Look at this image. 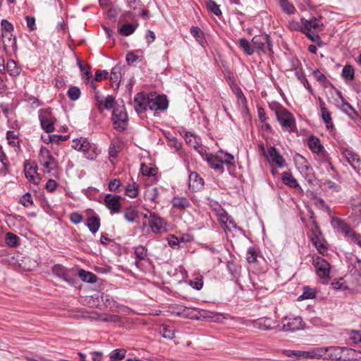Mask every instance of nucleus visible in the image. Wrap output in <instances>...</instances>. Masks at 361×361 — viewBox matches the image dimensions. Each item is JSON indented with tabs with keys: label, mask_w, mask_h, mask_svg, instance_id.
<instances>
[{
	"label": "nucleus",
	"mask_w": 361,
	"mask_h": 361,
	"mask_svg": "<svg viewBox=\"0 0 361 361\" xmlns=\"http://www.w3.org/2000/svg\"><path fill=\"white\" fill-rule=\"evenodd\" d=\"M341 351V348L339 347L331 346L329 348H319L310 351L286 350V355L295 360H307L326 358V354L328 353L329 357L335 360H340L341 359L340 355Z\"/></svg>",
	"instance_id": "f257e3e1"
},
{
	"label": "nucleus",
	"mask_w": 361,
	"mask_h": 361,
	"mask_svg": "<svg viewBox=\"0 0 361 361\" xmlns=\"http://www.w3.org/2000/svg\"><path fill=\"white\" fill-rule=\"evenodd\" d=\"M277 121L283 130L293 133L296 130V122L291 113L282 106L277 107L275 111Z\"/></svg>",
	"instance_id": "f03ea898"
},
{
	"label": "nucleus",
	"mask_w": 361,
	"mask_h": 361,
	"mask_svg": "<svg viewBox=\"0 0 361 361\" xmlns=\"http://www.w3.org/2000/svg\"><path fill=\"white\" fill-rule=\"evenodd\" d=\"M111 119L116 130L119 132L126 130L128 124V116L123 104H118L114 108Z\"/></svg>",
	"instance_id": "7ed1b4c3"
},
{
	"label": "nucleus",
	"mask_w": 361,
	"mask_h": 361,
	"mask_svg": "<svg viewBox=\"0 0 361 361\" xmlns=\"http://www.w3.org/2000/svg\"><path fill=\"white\" fill-rule=\"evenodd\" d=\"M38 159L40 165L44 169V172L50 173L58 168L57 161L45 147L42 146L40 148Z\"/></svg>",
	"instance_id": "20e7f679"
},
{
	"label": "nucleus",
	"mask_w": 361,
	"mask_h": 361,
	"mask_svg": "<svg viewBox=\"0 0 361 361\" xmlns=\"http://www.w3.org/2000/svg\"><path fill=\"white\" fill-rule=\"evenodd\" d=\"M310 218L312 219L313 224L315 227V231H312L311 234V241L312 244L315 246L318 252L322 255L327 252V247L326 245V242L323 239L322 235V232L319 229V227L314 219V214L313 212H311Z\"/></svg>",
	"instance_id": "39448f33"
},
{
	"label": "nucleus",
	"mask_w": 361,
	"mask_h": 361,
	"mask_svg": "<svg viewBox=\"0 0 361 361\" xmlns=\"http://www.w3.org/2000/svg\"><path fill=\"white\" fill-rule=\"evenodd\" d=\"M252 42L254 45V48L258 51H261L264 54L269 53V54H272L274 53L271 48L270 37L266 34L255 36L252 39Z\"/></svg>",
	"instance_id": "423d86ee"
},
{
	"label": "nucleus",
	"mask_w": 361,
	"mask_h": 361,
	"mask_svg": "<svg viewBox=\"0 0 361 361\" xmlns=\"http://www.w3.org/2000/svg\"><path fill=\"white\" fill-rule=\"evenodd\" d=\"M144 218L148 219L147 224L153 233H159L166 231V221L155 213L148 212L144 214Z\"/></svg>",
	"instance_id": "0eeeda50"
},
{
	"label": "nucleus",
	"mask_w": 361,
	"mask_h": 361,
	"mask_svg": "<svg viewBox=\"0 0 361 361\" xmlns=\"http://www.w3.org/2000/svg\"><path fill=\"white\" fill-rule=\"evenodd\" d=\"M39 118L41 127L46 133H49L54 130L55 119L52 117L49 110H41Z\"/></svg>",
	"instance_id": "6e6552de"
},
{
	"label": "nucleus",
	"mask_w": 361,
	"mask_h": 361,
	"mask_svg": "<svg viewBox=\"0 0 361 361\" xmlns=\"http://www.w3.org/2000/svg\"><path fill=\"white\" fill-rule=\"evenodd\" d=\"M283 329L286 331H295L303 327V322L300 317H286L283 319Z\"/></svg>",
	"instance_id": "1a4fd4ad"
},
{
	"label": "nucleus",
	"mask_w": 361,
	"mask_h": 361,
	"mask_svg": "<svg viewBox=\"0 0 361 361\" xmlns=\"http://www.w3.org/2000/svg\"><path fill=\"white\" fill-rule=\"evenodd\" d=\"M169 102L165 95H151L149 102V108L152 111L165 110L167 109Z\"/></svg>",
	"instance_id": "9d476101"
},
{
	"label": "nucleus",
	"mask_w": 361,
	"mask_h": 361,
	"mask_svg": "<svg viewBox=\"0 0 361 361\" xmlns=\"http://www.w3.org/2000/svg\"><path fill=\"white\" fill-rule=\"evenodd\" d=\"M264 155L270 164H275L279 168L285 166V159L280 154L275 147H269Z\"/></svg>",
	"instance_id": "9b49d317"
},
{
	"label": "nucleus",
	"mask_w": 361,
	"mask_h": 361,
	"mask_svg": "<svg viewBox=\"0 0 361 361\" xmlns=\"http://www.w3.org/2000/svg\"><path fill=\"white\" fill-rule=\"evenodd\" d=\"M120 200V195L111 194L106 195L104 197L105 206L110 210L111 214H117L121 212V204Z\"/></svg>",
	"instance_id": "f8f14e48"
},
{
	"label": "nucleus",
	"mask_w": 361,
	"mask_h": 361,
	"mask_svg": "<svg viewBox=\"0 0 361 361\" xmlns=\"http://www.w3.org/2000/svg\"><path fill=\"white\" fill-rule=\"evenodd\" d=\"M276 324V320L264 317H261L255 320L249 322V325L254 328H257L259 330L267 331L271 330L274 328V325Z\"/></svg>",
	"instance_id": "ddd939ff"
},
{
	"label": "nucleus",
	"mask_w": 361,
	"mask_h": 361,
	"mask_svg": "<svg viewBox=\"0 0 361 361\" xmlns=\"http://www.w3.org/2000/svg\"><path fill=\"white\" fill-rule=\"evenodd\" d=\"M94 97L100 112H102L104 109L110 110L114 107L115 99L112 96L109 95L104 99L99 95V92H96Z\"/></svg>",
	"instance_id": "4468645a"
},
{
	"label": "nucleus",
	"mask_w": 361,
	"mask_h": 361,
	"mask_svg": "<svg viewBox=\"0 0 361 361\" xmlns=\"http://www.w3.org/2000/svg\"><path fill=\"white\" fill-rule=\"evenodd\" d=\"M1 40L6 52L17 50L16 38L13 32L1 34Z\"/></svg>",
	"instance_id": "2eb2a0df"
},
{
	"label": "nucleus",
	"mask_w": 361,
	"mask_h": 361,
	"mask_svg": "<svg viewBox=\"0 0 361 361\" xmlns=\"http://www.w3.org/2000/svg\"><path fill=\"white\" fill-rule=\"evenodd\" d=\"M149 97L143 93H138L134 97L135 110L137 114L144 112L149 106Z\"/></svg>",
	"instance_id": "dca6fc26"
},
{
	"label": "nucleus",
	"mask_w": 361,
	"mask_h": 361,
	"mask_svg": "<svg viewBox=\"0 0 361 361\" xmlns=\"http://www.w3.org/2000/svg\"><path fill=\"white\" fill-rule=\"evenodd\" d=\"M338 96L341 99L340 103L338 104L340 109L346 114L351 118H355L357 116V112L355 109L344 99L341 92H338Z\"/></svg>",
	"instance_id": "f3484780"
},
{
	"label": "nucleus",
	"mask_w": 361,
	"mask_h": 361,
	"mask_svg": "<svg viewBox=\"0 0 361 361\" xmlns=\"http://www.w3.org/2000/svg\"><path fill=\"white\" fill-rule=\"evenodd\" d=\"M331 225L335 229L342 233L345 237L348 236V234L352 229L349 224L337 217L333 218Z\"/></svg>",
	"instance_id": "a211bd4d"
},
{
	"label": "nucleus",
	"mask_w": 361,
	"mask_h": 361,
	"mask_svg": "<svg viewBox=\"0 0 361 361\" xmlns=\"http://www.w3.org/2000/svg\"><path fill=\"white\" fill-rule=\"evenodd\" d=\"M343 155L347 160V161L354 168H356V164L357 166H360L361 163V160L358 154L350 149H345L342 152Z\"/></svg>",
	"instance_id": "6ab92c4d"
},
{
	"label": "nucleus",
	"mask_w": 361,
	"mask_h": 361,
	"mask_svg": "<svg viewBox=\"0 0 361 361\" xmlns=\"http://www.w3.org/2000/svg\"><path fill=\"white\" fill-rule=\"evenodd\" d=\"M301 21L304 25V30H311L312 29L318 30L323 26L321 18H313L310 20L302 18Z\"/></svg>",
	"instance_id": "aec40b11"
},
{
	"label": "nucleus",
	"mask_w": 361,
	"mask_h": 361,
	"mask_svg": "<svg viewBox=\"0 0 361 361\" xmlns=\"http://www.w3.org/2000/svg\"><path fill=\"white\" fill-rule=\"evenodd\" d=\"M77 64L80 70L82 72L81 76L82 79L85 82H90V79H91L92 76L90 66L79 59H77Z\"/></svg>",
	"instance_id": "412c9836"
},
{
	"label": "nucleus",
	"mask_w": 361,
	"mask_h": 361,
	"mask_svg": "<svg viewBox=\"0 0 361 361\" xmlns=\"http://www.w3.org/2000/svg\"><path fill=\"white\" fill-rule=\"evenodd\" d=\"M308 146L311 151L316 154H320L324 152V147L321 144L318 137L311 135L308 139Z\"/></svg>",
	"instance_id": "4be33fe9"
},
{
	"label": "nucleus",
	"mask_w": 361,
	"mask_h": 361,
	"mask_svg": "<svg viewBox=\"0 0 361 361\" xmlns=\"http://www.w3.org/2000/svg\"><path fill=\"white\" fill-rule=\"evenodd\" d=\"M6 71L11 76L17 77L20 74L22 68L14 60L9 59L6 63Z\"/></svg>",
	"instance_id": "5701e85b"
},
{
	"label": "nucleus",
	"mask_w": 361,
	"mask_h": 361,
	"mask_svg": "<svg viewBox=\"0 0 361 361\" xmlns=\"http://www.w3.org/2000/svg\"><path fill=\"white\" fill-rule=\"evenodd\" d=\"M204 185L202 178L197 172H191L189 176V186L192 189H200Z\"/></svg>",
	"instance_id": "b1692460"
},
{
	"label": "nucleus",
	"mask_w": 361,
	"mask_h": 361,
	"mask_svg": "<svg viewBox=\"0 0 361 361\" xmlns=\"http://www.w3.org/2000/svg\"><path fill=\"white\" fill-rule=\"evenodd\" d=\"M312 264L314 266L316 271H330L331 269L330 264L319 256L312 258Z\"/></svg>",
	"instance_id": "393cba45"
},
{
	"label": "nucleus",
	"mask_w": 361,
	"mask_h": 361,
	"mask_svg": "<svg viewBox=\"0 0 361 361\" xmlns=\"http://www.w3.org/2000/svg\"><path fill=\"white\" fill-rule=\"evenodd\" d=\"M25 177L31 182H32L34 184H38L40 178L39 177L37 173V166H30L27 167V165H25Z\"/></svg>",
	"instance_id": "a878e982"
},
{
	"label": "nucleus",
	"mask_w": 361,
	"mask_h": 361,
	"mask_svg": "<svg viewBox=\"0 0 361 361\" xmlns=\"http://www.w3.org/2000/svg\"><path fill=\"white\" fill-rule=\"evenodd\" d=\"M187 283L192 288L200 290L203 286V276L199 272L194 273L192 278L187 281Z\"/></svg>",
	"instance_id": "bb28decb"
},
{
	"label": "nucleus",
	"mask_w": 361,
	"mask_h": 361,
	"mask_svg": "<svg viewBox=\"0 0 361 361\" xmlns=\"http://www.w3.org/2000/svg\"><path fill=\"white\" fill-rule=\"evenodd\" d=\"M87 226L90 231L92 233H95L99 228L100 226V219L97 215L90 216L87 219Z\"/></svg>",
	"instance_id": "cd10ccee"
},
{
	"label": "nucleus",
	"mask_w": 361,
	"mask_h": 361,
	"mask_svg": "<svg viewBox=\"0 0 361 361\" xmlns=\"http://www.w3.org/2000/svg\"><path fill=\"white\" fill-rule=\"evenodd\" d=\"M171 203L173 207L179 209H185L190 205L188 200L185 197H174L171 200Z\"/></svg>",
	"instance_id": "c85d7f7f"
},
{
	"label": "nucleus",
	"mask_w": 361,
	"mask_h": 361,
	"mask_svg": "<svg viewBox=\"0 0 361 361\" xmlns=\"http://www.w3.org/2000/svg\"><path fill=\"white\" fill-rule=\"evenodd\" d=\"M281 179L283 183L289 186L290 188H296L299 186L297 180L289 172H283L282 173Z\"/></svg>",
	"instance_id": "c756f323"
},
{
	"label": "nucleus",
	"mask_w": 361,
	"mask_h": 361,
	"mask_svg": "<svg viewBox=\"0 0 361 361\" xmlns=\"http://www.w3.org/2000/svg\"><path fill=\"white\" fill-rule=\"evenodd\" d=\"M207 161L212 168L216 170H221V171H224V161L222 158H220L218 156L210 155L207 157Z\"/></svg>",
	"instance_id": "7c9ffc66"
},
{
	"label": "nucleus",
	"mask_w": 361,
	"mask_h": 361,
	"mask_svg": "<svg viewBox=\"0 0 361 361\" xmlns=\"http://www.w3.org/2000/svg\"><path fill=\"white\" fill-rule=\"evenodd\" d=\"M90 145L86 138L80 137L73 140V147L77 150L87 152L89 150Z\"/></svg>",
	"instance_id": "2f4dec72"
},
{
	"label": "nucleus",
	"mask_w": 361,
	"mask_h": 361,
	"mask_svg": "<svg viewBox=\"0 0 361 361\" xmlns=\"http://www.w3.org/2000/svg\"><path fill=\"white\" fill-rule=\"evenodd\" d=\"M126 354V350L124 348H119L114 350L110 354H109V359L110 361H120L123 360Z\"/></svg>",
	"instance_id": "473e14b6"
},
{
	"label": "nucleus",
	"mask_w": 361,
	"mask_h": 361,
	"mask_svg": "<svg viewBox=\"0 0 361 361\" xmlns=\"http://www.w3.org/2000/svg\"><path fill=\"white\" fill-rule=\"evenodd\" d=\"M239 45L240 48L244 51V52L248 55L250 56L253 54L255 51V48L252 47L249 42L248 40H247L245 38H241L239 39Z\"/></svg>",
	"instance_id": "72a5a7b5"
},
{
	"label": "nucleus",
	"mask_w": 361,
	"mask_h": 361,
	"mask_svg": "<svg viewBox=\"0 0 361 361\" xmlns=\"http://www.w3.org/2000/svg\"><path fill=\"white\" fill-rule=\"evenodd\" d=\"M159 332L163 338L168 339H173L175 338V331L169 326L163 325Z\"/></svg>",
	"instance_id": "f704fd0d"
},
{
	"label": "nucleus",
	"mask_w": 361,
	"mask_h": 361,
	"mask_svg": "<svg viewBox=\"0 0 361 361\" xmlns=\"http://www.w3.org/2000/svg\"><path fill=\"white\" fill-rule=\"evenodd\" d=\"M185 140L187 144L196 149L201 146V145L197 141V137L190 133H185Z\"/></svg>",
	"instance_id": "c9c22d12"
},
{
	"label": "nucleus",
	"mask_w": 361,
	"mask_h": 361,
	"mask_svg": "<svg viewBox=\"0 0 361 361\" xmlns=\"http://www.w3.org/2000/svg\"><path fill=\"white\" fill-rule=\"evenodd\" d=\"M78 274L82 281L89 283H95L97 280V277L92 272H78Z\"/></svg>",
	"instance_id": "e433bc0d"
},
{
	"label": "nucleus",
	"mask_w": 361,
	"mask_h": 361,
	"mask_svg": "<svg viewBox=\"0 0 361 361\" xmlns=\"http://www.w3.org/2000/svg\"><path fill=\"white\" fill-rule=\"evenodd\" d=\"M19 238L14 233L8 232L6 235V243L12 247H15L18 245Z\"/></svg>",
	"instance_id": "4c0bfd02"
},
{
	"label": "nucleus",
	"mask_w": 361,
	"mask_h": 361,
	"mask_svg": "<svg viewBox=\"0 0 361 361\" xmlns=\"http://www.w3.org/2000/svg\"><path fill=\"white\" fill-rule=\"evenodd\" d=\"M67 94L71 101H76L80 98L81 92L77 86H71L68 90Z\"/></svg>",
	"instance_id": "58836bf2"
},
{
	"label": "nucleus",
	"mask_w": 361,
	"mask_h": 361,
	"mask_svg": "<svg viewBox=\"0 0 361 361\" xmlns=\"http://www.w3.org/2000/svg\"><path fill=\"white\" fill-rule=\"evenodd\" d=\"M137 216V212L133 207H128L124 212V218L128 222L133 223Z\"/></svg>",
	"instance_id": "ea45409f"
},
{
	"label": "nucleus",
	"mask_w": 361,
	"mask_h": 361,
	"mask_svg": "<svg viewBox=\"0 0 361 361\" xmlns=\"http://www.w3.org/2000/svg\"><path fill=\"white\" fill-rule=\"evenodd\" d=\"M125 193L130 197H135L138 194V185L135 182L128 185Z\"/></svg>",
	"instance_id": "a19ab883"
},
{
	"label": "nucleus",
	"mask_w": 361,
	"mask_h": 361,
	"mask_svg": "<svg viewBox=\"0 0 361 361\" xmlns=\"http://www.w3.org/2000/svg\"><path fill=\"white\" fill-rule=\"evenodd\" d=\"M354 69L353 66L346 65L342 70V77L347 80H352L354 79Z\"/></svg>",
	"instance_id": "79ce46f5"
},
{
	"label": "nucleus",
	"mask_w": 361,
	"mask_h": 361,
	"mask_svg": "<svg viewBox=\"0 0 361 361\" xmlns=\"http://www.w3.org/2000/svg\"><path fill=\"white\" fill-rule=\"evenodd\" d=\"M319 105L321 108V113H322V118L325 123L326 121H329V120L332 119L331 116V114L327 109V108L325 106L324 102L319 98Z\"/></svg>",
	"instance_id": "37998d69"
},
{
	"label": "nucleus",
	"mask_w": 361,
	"mask_h": 361,
	"mask_svg": "<svg viewBox=\"0 0 361 361\" xmlns=\"http://www.w3.org/2000/svg\"><path fill=\"white\" fill-rule=\"evenodd\" d=\"M100 298L106 307L112 308L116 307V301L109 295L102 293Z\"/></svg>",
	"instance_id": "c03bdc74"
},
{
	"label": "nucleus",
	"mask_w": 361,
	"mask_h": 361,
	"mask_svg": "<svg viewBox=\"0 0 361 361\" xmlns=\"http://www.w3.org/2000/svg\"><path fill=\"white\" fill-rule=\"evenodd\" d=\"M207 8L216 16H219L221 15V11L219 8V6L213 0H208L207 1Z\"/></svg>",
	"instance_id": "a18cd8bd"
},
{
	"label": "nucleus",
	"mask_w": 361,
	"mask_h": 361,
	"mask_svg": "<svg viewBox=\"0 0 361 361\" xmlns=\"http://www.w3.org/2000/svg\"><path fill=\"white\" fill-rule=\"evenodd\" d=\"M135 30V27L132 24H124L123 25L120 29V33L123 36H129L133 34Z\"/></svg>",
	"instance_id": "49530a36"
},
{
	"label": "nucleus",
	"mask_w": 361,
	"mask_h": 361,
	"mask_svg": "<svg viewBox=\"0 0 361 361\" xmlns=\"http://www.w3.org/2000/svg\"><path fill=\"white\" fill-rule=\"evenodd\" d=\"M316 296V291L314 289L309 287L305 286L303 288V293L300 296L302 299H312Z\"/></svg>",
	"instance_id": "de8ad7c7"
},
{
	"label": "nucleus",
	"mask_w": 361,
	"mask_h": 361,
	"mask_svg": "<svg viewBox=\"0 0 361 361\" xmlns=\"http://www.w3.org/2000/svg\"><path fill=\"white\" fill-rule=\"evenodd\" d=\"M135 255L138 259H145L147 256V249L142 245L135 247Z\"/></svg>",
	"instance_id": "09e8293b"
},
{
	"label": "nucleus",
	"mask_w": 361,
	"mask_h": 361,
	"mask_svg": "<svg viewBox=\"0 0 361 361\" xmlns=\"http://www.w3.org/2000/svg\"><path fill=\"white\" fill-rule=\"evenodd\" d=\"M298 79L303 84V85L308 90L310 93L313 92V90L309 83L307 79L302 72L296 71L295 73Z\"/></svg>",
	"instance_id": "8fccbe9b"
},
{
	"label": "nucleus",
	"mask_w": 361,
	"mask_h": 361,
	"mask_svg": "<svg viewBox=\"0 0 361 361\" xmlns=\"http://www.w3.org/2000/svg\"><path fill=\"white\" fill-rule=\"evenodd\" d=\"M20 203L26 207H30L33 204V200L30 192H26L22 196L20 200Z\"/></svg>",
	"instance_id": "3c124183"
},
{
	"label": "nucleus",
	"mask_w": 361,
	"mask_h": 361,
	"mask_svg": "<svg viewBox=\"0 0 361 361\" xmlns=\"http://www.w3.org/2000/svg\"><path fill=\"white\" fill-rule=\"evenodd\" d=\"M1 34L11 33V32H13V25L6 19H4L1 20Z\"/></svg>",
	"instance_id": "603ef678"
},
{
	"label": "nucleus",
	"mask_w": 361,
	"mask_h": 361,
	"mask_svg": "<svg viewBox=\"0 0 361 361\" xmlns=\"http://www.w3.org/2000/svg\"><path fill=\"white\" fill-rule=\"evenodd\" d=\"M281 6L283 11L288 14L293 13L295 11L293 5L290 4L287 0H281Z\"/></svg>",
	"instance_id": "864d4df0"
},
{
	"label": "nucleus",
	"mask_w": 361,
	"mask_h": 361,
	"mask_svg": "<svg viewBox=\"0 0 361 361\" xmlns=\"http://www.w3.org/2000/svg\"><path fill=\"white\" fill-rule=\"evenodd\" d=\"M140 171L143 176H153L155 175L156 169L152 167H149L145 164H142Z\"/></svg>",
	"instance_id": "5fc2aeb1"
},
{
	"label": "nucleus",
	"mask_w": 361,
	"mask_h": 361,
	"mask_svg": "<svg viewBox=\"0 0 361 361\" xmlns=\"http://www.w3.org/2000/svg\"><path fill=\"white\" fill-rule=\"evenodd\" d=\"M99 320L102 322L116 323L119 321V316L116 314H102L99 316Z\"/></svg>",
	"instance_id": "6e6d98bb"
},
{
	"label": "nucleus",
	"mask_w": 361,
	"mask_h": 361,
	"mask_svg": "<svg viewBox=\"0 0 361 361\" xmlns=\"http://www.w3.org/2000/svg\"><path fill=\"white\" fill-rule=\"evenodd\" d=\"M121 78V68L115 66L112 68L110 74V80L113 82H119Z\"/></svg>",
	"instance_id": "4d7b16f0"
},
{
	"label": "nucleus",
	"mask_w": 361,
	"mask_h": 361,
	"mask_svg": "<svg viewBox=\"0 0 361 361\" xmlns=\"http://www.w3.org/2000/svg\"><path fill=\"white\" fill-rule=\"evenodd\" d=\"M312 75L314 78L322 85H325L328 80L326 76L322 73L318 69L313 71Z\"/></svg>",
	"instance_id": "13d9d810"
},
{
	"label": "nucleus",
	"mask_w": 361,
	"mask_h": 361,
	"mask_svg": "<svg viewBox=\"0 0 361 361\" xmlns=\"http://www.w3.org/2000/svg\"><path fill=\"white\" fill-rule=\"evenodd\" d=\"M218 216L219 218V220L221 221V223L225 226V227H227V223L229 220V216L228 214H227V212L223 209H221L219 212H218Z\"/></svg>",
	"instance_id": "bf43d9fd"
},
{
	"label": "nucleus",
	"mask_w": 361,
	"mask_h": 361,
	"mask_svg": "<svg viewBox=\"0 0 361 361\" xmlns=\"http://www.w3.org/2000/svg\"><path fill=\"white\" fill-rule=\"evenodd\" d=\"M331 286H332L333 288L338 289V290H341V289L345 290V289L348 288L345 282L343 281V278H340V279L338 281L332 282Z\"/></svg>",
	"instance_id": "052dcab7"
},
{
	"label": "nucleus",
	"mask_w": 361,
	"mask_h": 361,
	"mask_svg": "<svg viewBox=\"0 0 361 361\" xmlns=\"http://www.w3.org/2000/svg\"><path fill=\"white\" fill-rule=\"evenodd\" d=\"M108 75H109V73L106 70H103V71L97 70L95 73L94 80L95 82H100L103 79L107 78Z\"/></svg>",
	"instance_id": "680f3d73"
},
{
	"label": "nucleus",
	"mask_w": 361,
	"mask_h": 361,
	"mask_svg": "<svg viewBox=\"0 0 361 361\" xmlns=\"http://www.w3.org/2000/svg\"><path fill=\"white\" fill-rule=\"evenodd\" d=\"M168 243L169 245L173 249H177L179 247L180 240L175 235H169L168 238Z\"/></svg>",
	"instance_id": "e2e57ef3"
},
{
	"label": "nucleus",
	"mask_w": 361,
	"mask_h": 361,
	"mask_svg": "<svg viewBox=\"0 0 361 361\" xmlns=\"http://www.w3.org/2000/svg\"><path fill=\"white\" fill-rule=\"evenodd\" d=\"M121 185V183L119 179L114 178L111 180L108 185V188L110 191L115 192Z\"/></svg>",
	"instance_id": "0e129e2a"
},
{
	"label": "nucleus",
	"mask_w": 361,
	"mask_h": 361,
	"mask_svg": "<svg viewBox=\"0 0 361 361\" xmlns=\"http://www.w3.org/2000/svg\"><path fill=\"white\" fill-rule=\"evenodd\" d=\"M257 253L252 248H249L247 252L246 259L249 263L255 262L257 259Z\"/></svg>",
	"instance_id": "69168bd1"
},
{
	"label": "nucleus",
	"mask_w": 361,
	"mask_h": 361,
	"mask_svg": "<svg viewBox=\"0 0 361 361\" xmlns=\"http://www.w3.org/2000/svg\"><path fill=\"white\" fill-rule=\"evenodd\" d=\"M70 220L72 223L78 224L82 221V216L78 212H73L70 215Z\"/></svg>",
	"instance_id": "338daca9"
},
{
	"label": "nucleus",
	"mask_w": 361,
	"mask_h": 361,
	"mask_svg": "<svg viewBox=\"0 0 361 361\" xmlns=\"http://www.w3.org/2000/svg\"><path fill=\"white\" fill-rule=\"evenodd\" d=\"M350 338L355 343H361V334L359 331H353L350 334Z\"/></svg>",
	"instance_id": "774afa93"
}]
</instances>
